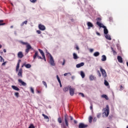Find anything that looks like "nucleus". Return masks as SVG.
Masks as SVG:
<instances>
[{
  "label": "nucleus",
  "mask_w": 128,
  "mask_h": 128,
  "mask_svg": "<svg viewBox=\"0 0 128 128\" xmlns=\"http://www.w3.org/2000/svg\"><path fill=\"white\" fill-rule=\"evenodd\" d=\"M124 90V87L122 86H120V90Z\"/></svg>",
  "instance_id": "nucleus-53"
},
{
  "label": "nucleus",
  "mask_w": 128,
  "mask_h": 128,
  "mask_svg": "<svg viewBox=\"0 0 128 128\" xmlns=\"http://www.w3.org/2000/svg\"><path fill=\"white\" fill-rule=\"evenodd\" d=\"M104 84H105V86H108L110 84H108V82H107V80H106V78L104 80Z\"/></svg>",
  "instance_id": "nucleus-32"
},
{
  "label": "nucleus",
  "mask_w": 128,
  "mask_h": 128,
  "mask_svg": "<svg viewBox=\"0 0 128 128\" xmlns=\"http://www.w3.org/2000/svg\"><path fill=\"white\" fill-rule=\"evenodd\" d=\"M38 28L40 30H46V26L42 24L38 25Z\"/></svg>",
  "instance_id": "nucleus-8"
},
{
  "label": "nucleus",
  "mask_w": 128,
  "mask_h": 128,
  "mask_svg": "<svg viewBox=\"0 0 128 128\" xmlns=\"http://www.w3.org/2000/svg\"><path fill=\"white\" fill-rule=\"evenodd\" d=\"M70 95L72 96L74 94V88H72V87L70 88Z\"/></svg>",
  "instance_id": "nucleus-12"
},
{
  "label": "nucleus",
  "mask_w": 128,
  "mask_h": 128,
  "mask_svg": "<svg viewBox=\"0 0 128 128\" xmlns=\"http://www.w3.org/2000/svg\"><path fill=\"white\" fill-rule=\"evenodd\" d=\"M6 62H4L2 64V66H6Z\"/></svg>",
  "instance_id": "nucleus-59"
},
{
  "label": "nucleus",
  "mask_w": 128,
  "mask_h": 128,
  "mask_svg": "<svg viewBox=\"0 0 128 128\" xmlns=\"http://www.w3.org/2000/svg\"><path fill=\"white\" fill-rule=\"evenodd\" d=\"M97 22H100V20H102V19L100 18H97Z\"/></svg>",
  "instance_id": "nucleus-52"
},
{
  "label": "nucleus",
  "mask_w": 128,
  "mask_h": 128,
  "mask_svg": "<svg viewBox=\"0 0 128 128\" xmlns=\"http://www.w3.org/2000/svg\"><path fill=\"white\" fill-rule=\"evenodd\" d=\"M116 46H117L118 50H120V44H118L116 45Z\"/></svg>",
  "instance_id": "nucleus-50"
},
{
  "label": "nucleus",
  "mask_w": 128,
  "mask_h": 128,
  "mask_svg": "<svg viewBox=\"0 0 128 128\" xmlns=\"http://www.w3.org/2000/svg\"><path fill=\"white\" fill-rule=\"evenodd\" d=\"M12 88L14 90H16L17 92H19L20 88H18V86H12Z\"/></svg>",
  "instance_id": "nucleus-19"
},
{
  "label": "nucleus",
  "mask_w": 128,
  "mask_h": 128,
  "mask_svg": "<svg viewBox=\"0 0 128 128\" xmlns=\"http://www.w3.org/2000/svg\"><path fill=\"white\" fill-rule=\"evenodd\" d=\"M89 79L90 80L92 81V80H96V78L94 76L91 74L89 76Z\"/></svg>",
  "instance_id": "nucleus-10"
},
{
  "label": "nucleus",
  "mask_w": 128,
  "mask_h": 128,
  "mask_svg": "<svg viewBox=\"0 0 128 128\" xmlns=\"http://www.w3.org/2000/svg\"><path fill=\"white\" fill-rule=\"evenodd\" d=\"M14 34H15V36H18V34L16 33V31H14Z\"/></svg>",
  "instance_id": "nucleus-61"
},
{
  "label": "nucleus",
  "mask_w": 128,
  "mask_h": 128,
  "mask_svg": "<svg viewBox=\"0 0 128 128\" xmlns=\"http://www.w3.org/2000/svg\"><path fill=\"white\" fill-rule=\"evenodd\" d=\"M70 120H74V118H72V116H70Z\"/></svg>",
  "instance_id": "nucleus-56"
},
{
  "label": "nucleus",
  "mask_w": 128,
  "mask_h": 128,
  "mask_svg": "<svg viewBox=\"0 0 128 128\" xmlns=\"http://www.w3.org/2000/svg\"><path fill=\"white\" fill-rule=\"evenodd\" d=\"M80 74L82 78H84V76H86V74H84V71H80Z\"/></svg>",
  "instance_id": "nucleus-24"
},
{
  "label": "nucleus",
  "mask_w": 128,
  "mask_h": 128,
  "mask_svg": "<svg viewBox=\"0 0 128 128\" xmlns=\"http://www.w3.org/2000/svg\"><path fill=\"white\" fill-rule=\"evenodd\" d=\"M47 54H48V56H50L49 62L50 66H56V64L54 63V58H52V56L50 54V52H47Z\"/></svg>",
  "instance_id": "nucleus-2"
},
{
  "label": "nucleus",
  "mask_w": 128,
  "mask_h": 128,
  "mask_svg": "<svg viewBox=\"0 0 128 128\" xmlns=\"http://www.w3.org/2000/svg\"><path fill=\"white\" fill-rule=\"evenodd\" d=\"M42 56L44 62H46V56L44 55V56Z\"/></svg>",
  "instance_id": "nucleus-48"
},
{
  "label": "nucleus",
  "mask_w": 128,
  "mask_h": 128,
  "mask_svg": "<svg viewBox=\"0 0 128 128\" xmlns=\"http://www.w3.org/2000/svg\"><path fill=\"white\" fill-rule=\"evenodd\" d=\"M18 76L19 78H22V68H20L19 70H18Z\"/></svg>",
  "instance_id": "nucleus-6"
},
{
  "label": "nucleus",
  "mask_w": 128,
  "mask_h": 128,
  "mask_svg": "<svg viewBox=\"0 0 128 128\" xmlns=\"http://www.w3.org/2000/svg\"><path fill=\"white\" fill-rule=\"evenodd\" d=\"M105 38H106V40H112V38H110V35L106 34L105 35Z\"/></svg>",
  "instance_id": "nucleus-22"
},
{
  "label": "nucleus",
  "mask_w": 128,
  "mask_h": 128,
  "mask_svg": "<svg viewBox=\"0 0 128 128\" xmlns=\"http://www.w3.org/2000/svg\"><path fill=\"white\" fill-rule=\"evenodd\" d=\"M94 122H96V118H94L93 120Z\"/></svg>",
  "instance_id": "nucleus-62"
},
{
  "label": "nucleus",
  "mask_w": 128,
  "mask_h": 128,
  "mask_svg": "<svg viewBox=\"0 0 128 128\" xmlns=\"http://www.w3.org/2000/svg\"><path fill=\"white\" fill-rule=\"evenodd\" d=\"M56 78H57V80H58V82L60 83V82H60V77H58V75H57L56 76Z\"/></svg>",
  "instance_id": "nucleus-41"
},
{
  "label": "nucleus",
  "mask_w": 128,
  "mask_h": 128,
  "mask_svg": "<svg viewBox=\"0 0 128 128\" xmlns=\"http://www.w3.org/2000/svg\"><path fill=\"white\" fill-rule=\"evenodd\" d=\"M36 32L38 34H42V32L40 30H36Z\"/></svg>",
  "instance_id": "nucleus-45"
},
{
  "label": "nucleus",
  "mask_w": 128,
  "mask_h": 128,
  "mask_svg": "<svg viewBox=\"0 0 128 128\" xmlns=\"http://www.w3.org/2000/svg\"><path fill=\"white\" fill-rule=\"evenodd\" d=\"M74 123L78 124V121H76V120H74Z\"/></svg>",
  "instance_id": "nucleus-64"
},
{
  "label": "nucleus",
  "mask_w": 128,
  "mask_h": 128,
  "mask_svg": "<svg viewBox=\"0 0 128 128\" xmlns=\"http://www.w3.org/2000/svg\"><path fill=\"white\" fill-rule=\"evenodd\" d=\"M20 42L22 44H23V46L26 45V49L25 52L26 54H28V52H30V50H33V48L32 47V46H30V44H28V42H24L20 40Z\"/></svg>",
  "instance_id": "nucleus-1"
},
{
  "label": "nucleus",
  "mask_w": 128,
  "mask_h": 128,
  "mask_svg": "<svg viewBox=\"0 0 128 128\" xmlns=\"http://www.w3.org/2000/svg\"><path fill=\"white\" fill-rule=\"evenodd\" d=\"M31 2H32L33 4H34L36 2V0H30Z\"/></svg>",
  "instance_id": "nucleus-46"
},
{
  "label": "nucleus",
  "mask_w": 128,
  "mask_h": 128,
  "mask_svg": "<svg viewBox=\"0 0 128 128\" xmlns=\"http://www.w3.org/2000/svg\"><path fill=\"white\" fill-rule=\"evenodd\" d=\"M103 110H104L103 114H104L106 116H108V114H110V108L108 105H106V108H103Z\"/></svg>",
  "instance_id": "nucleus-3"
},
{
  "label": "nucleus",
  "mask_w": 128,
  "mask_h": 128,
  "mask_svg": "<svg viewBox=\"0 0 128 128\" xmlns=\"http://www.w3.org/2000/svg\"><path fill=\"white\" fill-rule=\"evenodd\" d=\"M0 62H4V58H2V56H0Z\"/></svg>",
  "instance_id": "nucleus-43"
},
{
  "label": "nucleus",
  "mask_w": 128,
  "mask_h": 128,
  "mask_svg": "<svg viewBox=\"0 0 128 128\" xmlns=\"http://www.w3.org/2000/svg\"><path fill=\"white\" fill-rule=\"evenodd\" d=\"M102 98H106V100H108V96H106V94L102 95Z\"/></svg>",
  "instance_id": "nucleus-31"
},
{
  "label": "nucleus",
  "mask_w": 128,
  "mask_h": 128,
  "mask_svg": "<svg viewBox=\"0 0 128 128\" xmlns=\"http://www.w3.org/2000/svg\"><path fill=\"white\" fill-rule=\"evenodd\" d=\"M92 122V116H90L89 117V122L90 124Z\"/></svg>",
  "instance_id": "nucleus-37"
},
{
  "label": "nucleus",
  "mask_w": 128,
  "mask_h": 128,
  "mask_svg": "<svg viewBox=\"0 0 128 128\" xmlns=\"http://www.w3.org/2000/svg\"><path fill=\"white\" fill-rule=\"evenodd\" d=\"M70 88H72L70 86H67L64 88L63 90L64 92H68V90H70Z\"/></svg>",
  "instance_id": "nucleus-15"
},
{
  "label": "nucleus",
  "mask_w": 128,
  "mask_h": 128,
  "mask_svg": "<svg viewBox=\"0 0 128 128\" xmlns=\"http://www.w3.org/2000/svg\"><path fill=\"white\" fill-rule=\"evenodd\" d=\"M24 66L26 68H32V65L30 64H26V63H24Z\"/></svg>",
  "instance_id": "nucleus-21"
},
{
  "label": "nucleus",
  "mask_w": 128,
  "mask_h": 128,
  "mask_svg": "<svg viewBox=\"0 0 128 128\" xmlns=\"http://www.w3.org/2000/svg\"><path fill=\"white\" fill-rule=\"evenodd\" d=\"M90 110H92V104H90Z\"/></svg>",
  "instance_id": "nucleus-54"
},
{
  "label": "nucleus",
  "mask_w": 128,
  "mask_h": 128,
  "mask_svg": "<svg viewBox=\"0 0 128 128\" xmlns=\"http://www.w3.org/2000/svg\"><path fill=\"white\" fill-rule=\"evenodd\" d=\"M117 59L118 60V62H120V64H122V58L120 56H118Z\"/></svg>",
  "instance_id": "nucleus-20"
},
{
  "label": "nucleus",
  "mask_w": 128,
  "mask_h": 128,
  "mask_svg": "<svg viewBox=\"0 0 128 128\" xmlns=\"http://www.w3.org/2000/svg\"><path fill=\"white\" fill-rule=\"evenodd\" d=\"M93 56L96 57L98 56H100V52H94Z\"/></svg>",
  "instance_id": "nucleus-28"
},
{
  "label": "nucleus",
  "mask_w": 128,
  "mask_h": 128,
  "mask_svg": "<svg viewBox=\"0 0 128 128\" xmlns=\"http://www.w3.org/2000/svg\"><path fill=\"white\" fill-rule=\"evenodd\" d=\"M38 50H39L40 54H42V56H44V51L40 49H38Z\"/></svg>",
  "instance_id": "nucleus-30"
},
{
  "label": "nucleus",
  "mask_w": 128,
  "mask_h": 128,
  "mask_svg": "<svg viewBox=\"0 0 128 128\" xmlns=\"http://www.w3.org/2000/svg\"><path fill=\"white\" fill-rule=\"evenodd\" d=\"M30 90L31 92H32V94H34V88L32 87H30Z\"/></svg>",
  "instance_id": "nucleus-35"
},
{
  "label": "nucleus",
  "mask_w": 128,
  "mask_h": 128,
  "mask_svg": "<svg viewBox=\"0 0 128 128\" xmlns=\"http://www.w3.org/2000/svg\"><path fill=\"white\" fill-rule=\"evenodd\" d=\"M38 58L39 60H42V56H40L38 55Z\"/></svg>",
  "instance_id": "nucleus-55"
},
{
  "label": "nucleus",
  "mask_w": 128,
  "mask_h": 128,
  "mask_svg": "<svg viewBox=\"0 0 128 128\" xmlns=\"http://www.w3.org/2000/svg\"><path fill=\"white\" fill-rule=\"evenodd\" d=\"M78 95L81 96H82V98H84V94L83 93L80 92L78 94Z\"/></svg>",
  "instance_id": "nucleus-40"
},
{
  "label": "nucleus",
  "mask_w": 128,
  "mask_h": 128,
  "mask_svg": "<svg viewBox=\"0 0 128 128\" xmlns=\"http://www.w3.org/2000/svg\"><path fill=\"white\" fill-rule=\"evenodd\" d=\"M84 66V62H82L80 64H78L76 65V68H82V66Z\"/></svg>",
  "instance_id": "nucleus-11"
},
{
  "label": "nucleus",
  "mask_w": 128,
  "mask_h": 128,
  "mask_svg": "<svg viewBox=\"0 0 128 128\" xmlns=\"http://www.w3.org/2000/svg\"><path fill=\"white\" fill-rule=\"evenodd\" d=\"M112 52H113L114 54H116V52L114 50H113Z\"/></svg>",
  "instance_id": "nucleus-60"
},
{
  "label": "nucleus",
  "mask_w": 128,
  "mask_h": 128,
  "mask_svg": "<svg viewBox=\"0 0 128 128\" xmlns=\"http://www.w3.org/2000/svg\"><path fill=\"white\" fill-rule=\"evenodd\" d=\"M28 128H34V124H30Z\"/></svg>",
  "instance_id": "nucleus-44"
},
{
  "label": "nucleus",
  "mask_w": 128,
  "mask_h": 128,
  "mask_svg": "<svg viewBox=\"0 0 128 128\" xmlns=\"http://www.w3.org/2000/svg\"><path fill=\"white\" fill-rule=\"evenodd\" d=\"M64 122L66 126H68V120L70 118V116L68 114H64Z\"/></svg>",
  "instance_id": "nucleus-4"
},
{
  "label": "nucleus",
  "mask_w": 128,
  "mask_h": 128,
  "mask_svg": "<svg viewBox=\"0 0 128 128\" xmlns=\"http://www.w3.org/2000/svg\"><path fill=\"white\" fill-rule=\"evenodd\" d=\"M18 56L19 58H24V54H22V52H19L18 54Z\"/></svg>",
  "instance_id": "nucleus-17"
},
{
  "label": "nucleus",
  "mask_w": 128,
  "mask_h": 128,
  "mask_svg": "<svg viewBox=\"0 0 128 128\" xmlns=\"http://www.w3.org/2000/svg\"><path fill=\"white\" fill-rule=\"evenodd\" d=\"M72 80H74V78H76V76H72Z\"/></svg>",
  "instance_id": "nucleus-63"
},
{
  "label": "nucleus",
  "mask_w": 128,
  "mask_h": 128,
  "mask_svg": "<svg viewBox=\"0 0 128 128\" xmlns=\"http://www.w3.org/2000/svg\"><path fill=\"white\" fill-rule=\"evenodd\" d=\"M101 60H102V62H106V56L105 55H102V56Z\"/></svg>",
  "instance_id": "nucleus-23"
},
{
  "label": "nucleus",
  "mask_w": 128,
  "mask_h": 128,
  "mask_svg": "<svg viewBox=\"0 0 128 128\" xmlns=\"http://www.w3.org/2000/svg\"><path fill=\"white\" fill-rule=\"evenodd\" d=\"M73 58H74V60H78V54H76L73 53Z\"/></svg>",
  "instance_id": "nucleus-27"
},
{
  "label": "nucleus",
  "mask_w": 128,
  "mask_h": 128,
  "mask_svg": "<svg viewBox=\"0 0 128 128\" xmlns=\"http://www.w3.org/2000/svg\"><path fill=\"white\" fill-rule=\"evenodd\" d=\"M100 70L102 74V76L103 78H104V80H106V78L107 76L106 72V70H104V69H102V68L100 67Z\"/></svg>",
  "instance_id": "nucleus-5"
},
{
  "label": "nucleus",
  "mask_w": 128,
  "mask_h": 128,
  "mask_svg": "<svg viewBox=\"0 0 128 128\" xmlns=\"http://www.w3.org/2000/svg\"><path fill=\"white\" fill-rule=\"evenodd\" d=\"M87 26H88V30H90V28H94V24H92L91 22H87Z\"/></svg>",
  "instance_id": "nucleus-9"
},
{
  "label": "nucleus",
  "mask_w": 128,
  "mask_h": 128,
  "mask_svg": "<svg viewBox=\"0 0 128 128\" xmlns=\"http://www.w3.org/2000/svg\"><path fill=\"white\" fill-rule=\"evenodd\" d=\"M62 128H66V125H64V124H62Z\"/></svg>",
  "instance_id": "nucleus-49"
},
{
  "label": "nucleus",
  "mask_w": 128,
  "mask_h": 128,
  "mask_svg": "<svg viewBox=\"0 0 128 128\" xmlns=\"http://www.w3.org/2000/svg\"><path fill=\"white\" fill-rule=\"evenodd\" d=\"M96 34H97V36H100V34L98 32H96Z\"/></svg>",
  "instance_id": "nucleus-47"
},
{
  "label": "nucleus",
  "mask_w": 128,
  "mask_h": 128,
  "mask_svg": "<svg viewBox=\"0 0 128 128\" xmlns=\"http://www.w3.org/2000/svg\"><path fill=\"white\" fill-rule=\"evenodd\" d=\"M20 62H22V60H19L18 61V62L16 66V72H18V70L20 68Z\"/></svg>",
  "instance_id": "nucleus-13"
},
{
  "label": "nucleus",
  "mask_w": 128,
  "mask_h": 128,
  "mask_svg": "<svg viewBox=\"0 0 128 128\" xmlns=\"http://www.w3.org/2000/svg\"><path fill=\"white\" fill-rule=\"evenodd\" d=\"M104 32L105 35L108 34V29L106 28V27L104 28Z\"/></svg>",
  "instance_id": "nucleus-26"
},
{
  "label": "nucleus",
  "mask_w": 128,
  "mask_h": 128,
  "mask_svg": "<svg viewBox=\"0 0 128 128\" xmlns=\"http://www.w3.org/2000/svg\"><path fill=\"white\" fill-rule=\"evenodd\" d=\"M24 24H28V20H25L20 24V26H23Z\"/></svg>",
  "instance_id": "nucleus-29"
},
{
  "label": "nucleus",
  "mask_w": 128,
  "mask_h": 128,
  "mask_svg": "<svg viewBox=\"0 0 128 128\" xmlns=\"http://www.w3.org/2000/svg\"><path fill=\"white\" fill-rule=\"evenodd\" d=\"M76 48L77 50H80V48H78V46H76Z\"/></svg>",
  "instance_id": "nucleus-58"
},
{
  "label": "nucleus",
  "mask_w": 128,
  "mask_h": 128,
  "mask_svg": "<svg viewBox=\"0 0 128 128\" xmlns=\"http://www.w3.org/2000/svg\"><path fill=\"white\" fill-rule=\"evenodd\" d=\"M97 74H98V76H100H100H102V74H100V70L97 71Z\"/></svg>",
  "instance_id": "nucleus-42"
},
{
  "label": "nucleus",
  "mask_w": 128,
  "mask_h": 128,
  "mask_svg": "<svg viewBox=\"0 0 128 128\" xmlns=\"http://www.w3.org/2000/svg\"><path fill=\"white\" fill-rule=\"evenodd\" d=\"M96 24L100 26V28H104L106 26H104V24L100 22H96Z\"/></svg>",
  "instance_id": "nucleus-16"
},
{
  "label": "nucleus",
  "mask_w": 128,
  "mask_h": 128,
  "mask_svg": "<svg viewBox=\"0 0 128 128\" xmlns=\"http://www.w3.org/2000/svg\"><path fill=\"white\" fill-rule=\"evenodd\" d=\"M66 64V60L64 59L63 60V62L62 64V66H64Z\"/></svg>",
  "instance_id": "nucleus-51"
},
{
  "label": "nucleus",
  "mask_w": 128,
  "mask_h": 128,
  "mask_svg": "<svg viewBox=\"0 0 128 128\" xmlns=\"http://www.w3.org/2000/svg\"><path fill=\"white\" fill-rule=\"evenodd\" d=\"M42 84L46 88H48V84H46V82L44 81L42 82Z\"/></svg>",
  "instance_id": "nucleus-33"
},
{
  "label": "nucleus",
  "mask_w": 128,
  "mask_h": 128,
  "mask_svg": "<svg viewBox=\"0 0 128 128\" xmlns=\"http://www.w3.org/2000/svg\"><path fill=\"white\" fill-rule=\"evenodd\" d=\"M18 82L20 84H21L20 86H26V83L22 81V79H18Z\"/></svg>",
  "instance_id": "nucleus-7"
},
{
  "label": "nucleus",
  "mask_w": 128,
  "mask_h": 128,
  "mask_svg": "<svg viewBox=\"0 0 128 128\" xmlns=\"http://www.w3.org/2000/svg\"><path fill=\"white\" fill-rule=\"evenodd\" d=\"M38 52L35 51V54L33 56L34 60H36V58H38Z\"/></svg>",
  "instance_id": "nucleus-18"
},
{
  "label": "nucleus",
  "mask_w": 128,
  "mask_h": 128,
  "mask_svg": "<svg viewBox=\"0 0 128 128\" xmlns=\"http://www.w3.org/2000/svg\"><path fill=\"white\" fill-rule=\"evenodd\" d=\"M42 116H44V118L47 120V122H50V118H48V116H46L44 114H42Z\"/></svg>",
  "instance_id": "nucleus-25"
},
{
  "label": "nucleus",
  "mask_w": 128,
  "mask_h": 128,
  "mask_svg": "<svg viewBox=\"0 0 128 128\" xmlns=\"http://www.w3.org/2000/svg\"><path fill=\"white\" fill-rule=\"evenodd\" d=\"M14 96H16V98H18V96H20V94H18V92H16L14 93Z\"/></svg>",
  "instance_id": "nucleus-38"
},
{
  "label": "nucleus",
  "mask_w": 128,
  "mask_h": 128,
  "mask_svg": "<svg viewBox=\"0 0 128 128\" xmlns=\"http://www.w3.org/2000/svg\"><path fill=\"white\" fill-rule=\"evenodd\" d=\"M90 52H94V49H92V48L90 49Z\"/></svg>",
  "instance_id": "nucleus-57"
},
{
  "label": "nucleus",
  "mask_w": 128,
  "mask_h": 128,
  "mask_svg": "<svg viewBox=\"0 0 128 128\" xmlns=\"http://www.w3.org/2000/svg\"><path fill=\"white\" fill-rule=\"evenodd\" d=\"M100 116H102V114L98 113L96 115V117L98 118H100Z\"/></svg>",
  "instance_id": "nucleus-39"
},
{
  "label": "nucleus",
  "mask_w": 128,
  "mask_h": 128,
  "mask_svg": "<svg viewBox=\"0 0 128 128\" xmlns=\"http://www.w3.org/2000/svg\"><path fill=\"white\" fill-rule=\"evenodd\" d=\"M79 128H88V125L84 124V123H80L78 126Z\"/></svg>",
  "instance_id": "nucleus-14"
},
{
  "label": "nucleus",
  "mask_w": 128,
  "mask_h": 128,
  "mask_svg": "<svg viewBox=\"0 0 128 128\" xmlns=\"http://www.w3.org/2000/svg\"><path fill=\"white\" fill-rule=\"evenodd\" d=\"M58 122L60 124H62V118L60 117H59L58 119Z\"/></svg>",
  "instance_id": "nucleus-34"
},
{
  "label": "nucleus",
  "mask_w": 128,
  "mask_h": 128,
  "mask_svg": "<svg viewBox=\"0 0 128 128\" xmlns=\"http://www.w3.org/2000/svg\"><path fill=\"white\" fill-rule=\"evenodd\" d=\"M4 22V20H0V26H4L6 24V23H2Z\"/></svg>",
  "instance_id": "nucleus-36"
}]
</instances>
